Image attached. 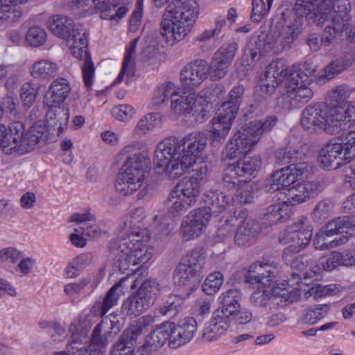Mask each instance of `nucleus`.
I'll return each instance as SVG.
<instances>
[{"label": "nucleus", "instance_id": "f257e3e1", "mask_svg": "<svg viewBox=\"0 0 355 355\" xmlns=\"http://www.w3.org/2000/svg\"><path fill=\"white\" fill-rule=\"evenodd\" d=\"M170 0H152L162 8ZM199 14L195 0H173L166 7L160 22V34L173 46L182 41L190 32Z\"/></svg>", "mask_w": 355, "mask_h": 355}, {"label": "nucleus", "instance_id": "f03ea898", "mask_svg": "<svg viewBox=\"0 0 355 355\" xmlns=\"http://www.w3.org/2000/svg\"><path fill=\"white\" fill-rule=\"evenodd\" d=\"M127 223L118 234L117 239L111 243V248L116 250L115 265L121 271L128 269L135 270L132 266L146 263L152 257V251L143 245L146 240L141 233L137 229L130 235Z\"/></svg>", "mask_w": 355, "mask_h": 355}, {"label": "nucleus", "instance_id": "7ed1b4c3", "mask_svg": "<svg viewBox=\"0 0 355 355\" xmlns=\"http://www.w3.org/2000/svg\"><path fill=\"white\" fill-rule=\"evenodd\" d=\"M277 122V117L272 115L262 120L250 121L237 131L227 143L223 150L225 159H234L248 154L260 140L261 136L270 131Z\"/></svg>", "mask_w": 355, "mask_h": 355}, {"label": "nucleus", "instance_id": "20e7f679", "mask_svg": "<svg viewBox=\"0 0 355 355\" xmlns=\"http://www.w3.org/2000/svg\"><path fill=\"white\" fill-rule=\"evenodd\" d=\"M205 263L206 255L202 249L188 252L174 270L175 286L188 295L195 291L202 278Z\"/></svg>", "mask_w": 355, "mask_h": 355}, {"label": "nucleus", "instance_id": "39448f33", "mask_svg": "<svg viewBox=\"0 0 355 355\" xmlns=\"http://www.w3.org/2000/svg\"><path fill=\"white\" fill-rule=\"evenodd\" d=\"M150 159L139 155L125 161L115 179V189L121 196L133 194L144 184L150 171Z\"/></svg>", "mask_w": 355, "mask_h": 355}, {"label": "nucleus", "instance_id": "423d86ee", "mask_svg": "<svg viewBox=\"0 0 355 355\" xmlns=\"http://www.w3.org/2000/svg\"><path fill=\"white\" fill-rule=\"evenodd\" d=\"M153 162L157 168H163L170 178H178L187 170L179 140L174 137L166 138L157 144Z\"/></svg>", "mask_w": 355, "mask_h": 355}, {"label": "nucleus", "instance_id": "0eeeda50", "mask_svg": "<svg viewBox=\"0 0 355 355\" xmlns=\"http://www.w3.org/2000/svg\"><path fill=\"white\" fill-rule=\"evenodd\" d=\"M321 0H296L294 7L296 16L282 28V33L279 37L283 49H289L291 47L294 40L301 32L304 17L318 25L317 19L320 18L318 6Z\"/></svg>", "mask_w": 355, "mask_h": 355}, {"label": "nucleus", "instance_id": "6e6552de", "mask_svg": "<svg viewBox=\"0 0 355 355\" xmlns=\"http://www.w3.org/2000/svg\"><path fill=\"white\" fill-rule=\"evenodd\" d=\"M200 184L195 180L182 178L169 193L166 206L169 213L176 216L193 206L200 195Z\"/></svg>", "mask_w": 355, "mask_h": 355}, {"label": "nucleus", "instance_id": "1a4fd4ad", "mask_svg": "<svg viewBox=\"0 0 355 355\" xmlns=\"http://www.w3.org/2000/svg\"><path fill=\"white\" fill-rule=\"evenodd\" d=\"M300 123L302 128L308 131H324L330 135H336V126L331 107L325 104H311L302 112Z\"/></svg>", "mask_w": 355, "mask_h": 355}, {"label": "nucleus", "instance_id": "9d476101", "mask_svg": "<svg viewBox=\"0 0 355 355\" xmlns=\"http://www.w3.org/2000/svg\"><path fill=\"white\" fill-rule=\"evenodd\" d=\"M158 286L155 280L148 279L142 282L139 289L124 300L123 311L131 317L141 315L153 305Z\"/></svg>", "mask_w": 355, "mask_h": 355}, {"label": "nucleus", "instance_id": "9b49d317", "mask_svg": "<svg viewBox=\"0 0 355 355\" xmlns=\"http://www.w3.org/2000/svg\"><path fill=\"white\" fill-rule=\"evenodd\" d=\"M309 169V165L302 162L276 171L268 179L265 189L270 193L280 191L281 193L285 195L286 189L293 185L300 178L306 175Z\"/></svg>", "mask_w": 355, "mask_h": 355}, {"label": "nucleus", "instance_id": "f8f14e48", "mask_svg": "<svg viewBox=\"0 0 355 355\" xmlns=\"http://www.w3.org/2000/svg\"><path fill=\"white\" fill-rule=\"evenodd\" d=\"M25 126L22 122L14 121L9 125L0 124V148L6 154L27 153L24 137Z\"/></svg>", "mask_w": 355, "mask_h": 355}, {"label": "nucleus", "instance_id": "ddd939ff", "mask_svg": "<svg viewBox=\"0 0 355 355\" xmlns=\"http://www.w3.org/2000/svg\"><path fill=\"white\" fill-rule=\"evenodd\" d=\"M171 108L176 114H191L198 123H202L209 117V111L197 101L193 94L187 95L176 90L171 100Z\"/></svg>", "mask_w": 355, "mask_h": 355}, {"label": "nucleus", "instance_id": "4468645a", "mask_svg": "<svg viewBox=\"0 0 355 355\" xmlns=\"http://www.w3.org/2000/svg\"><path fill=\"white\" fill-rule=\"evenodd\" d=\"M305 70L307 71L305 72L300 69L291 73L288 82L287 95L291 99L299 103H307L313 96V92L310 87L312 83L310 76L315 72V69Z\"/></svg>", "mask_w": 355, "mask_h": 355}, {"label": "nucleus", "instance_id": "2eb2a0df", "mask_svg": "<svg viewBox=\"0 0 355 355\" xmlns=\"http://www.w3.org/2000/svg\"><path fill=\"white\" fill-rule=\"evenodd\" d=\"M184 162L188 169L202 157L207 145V137L202 132H193L179 140Z\"/></svg>", "mask_w": 355, "mask_h": 355}, {"label": "nucleus", "instance_id": "dca6fc26", "mask_svg": "<svg viewBox=\"0 0 355 355\" xmlns=\"http://www.w3.org/2000/svg\"><path fill=\"white\" fill-rule=\"evenodd\" d=\"M209 210L198 208L188 214L181 225L182 236L186 241L198 238L202 234L210 219Z\"/></svg>", "mask_w": 355, "mask_h": 355}, {"label": "nucleus", "instance_id": "f3484780", "mask_svg": "<svg viewBox=\"0 0 355 355\" xmlns=\"http://www.w3.org/2000/svg\"><path fill=\"white\" fill-rule=\"evenodd\" d=\"M322 186L319 182L304 181L294 184L286 189L284 202L287 205L293 206L313 198L321 192Z\"/></svg>", "mask_w": 355, "mask_h": 355}, {"label": "nucleus", "instance_id": "a211bd4d", "mask_svg": "<svg viewBox=\"0 0 355 355\" xmlns=\"http://www.w3.org/2000/svg\"><path fill=\"white\" fill-rule=\"evenodd\" d=\"M209 73V65L205 60L199 59L190 62L180 72L182 86L188 89L198 87L207 78Z\"/></svg>", "mask_w": 355, "mask_h": 355}, {"label": "nucleus", "instance_id": "6ab92c4d", "mask_svg": "<svg viewBox=\"0 0 355 355\" xmlns=\"http://www.w3.org/2000/svg\"><path fill=\"white\" fill-rule=\"evenodd\" d=\"M236 232L234 235V242L239 246L249 245L255 239L261 230L257 221L248 217L246 210H241L236 214Z\"/></svg>", "mask_w": 355, "mask_h": 355}, {"label": "nucleus", "instance_id": "aec40b11", "mask_svg": "<svg viewBox=\"0 0 355 355\" xmlns=\"http://www.w3.org/2000/svg\"><path fill=\"white\" fill-rule=\"evenodd\" d=\"M71 86L64 78H55L49 85L44 97V103L49 107H59L69 97Z\"/></svg>", "mask_w": 355, "mask_h": 355}, {"label": "nucleus", "instance_id": "412c9836", "mask_svg": "<svg viewBox=\"0 0 355 355\" xmlns=\"http://www.w3.org/2000/svg\"><path fill=\"white\" fill-rule=\"evenodd\" d=\"M80 324L79 321L74 320L70 325L69 331L71 333V336L69 340L68 350L72 354L80 352L83 355H102L101 352L98 349L92 350L89 346L85 347V345L88 342V338L87 332L80 329Z\"/></svg>", "mask_w": 355, "mask_h": 355}, {"label": "nucleus", "instance_id": "4be33fe9", "mask_svg": "<svg viewBox=\"0 0 355 355\" xmlns=\"http://www.w3.org/2000/svg\"><path fill=\"white\" fill-rule=\"evenodd\" d=\"M230 318L223 311H215L211 320L204 327L202 336L209 342L214 341L222 336L230 327Z\"/></svg>", "mask_w": 355, "mask_h": 355}, {"label": "nucleus", "instance_id": "5701e85b", "mask_svg": "<svg viewBox=\"0 0 355 355\" xmlns=\"http://www.w3.org/2000/svg\"><path fill=\"white\" fill-rule=\"evenodd\" d=\"M197 331V322L193 318H184L175 326L173 323L172 347L176 348L189 343Z\"/></svg>", "mask_w": 355, "mask_h": 355}, {"label": "nucleus", "instance_id": "b1692460", "mask_svg": "<svg viewBox=\"0 0 355 355\" xmlns=\"http://www.w3.org/2000/svg\"><path fill=\"white\" fill-rule=\"evenodd\" d=\"M173 329V322L162 324L148 336L145 343L143 345L144 348L151 353L162 347L167 340L169 341V345L172 347Z\"/></svg>", "mask_w": 355, "mask_h": 355}, {"label": "nucleus", "instance_id": "393cba45", "mask_svg": "<svg viewBox=\"0 0 355 355\" xmlns=\"http://www.w3.org/2000/svg\"><path fill=\"white\" fill-rule=\"evenodd\" d=\"M319 161L324 168L336 169L346 161L344 149L340 143H329L320 150Z\"/></svg>", "mask_w": 355, "mask_h": 355}, {"label": "nucleus", "instance_id": "a878e982", "mask_svg": "<svg viewBox=\"0 0 355 355\" xmlns=\"http://www.w3.org/2000/svg\"><path fill=\"white\" fill-rule=\"evenodd\" d=\"M204 201L207 206L200 209H208L211 218L224 211L230 205L232 198L223 192L210 190L205 194Z\"/></svg>", "mask_w": 355, "mask_h": 355}, {"label": "nucleus", "instance_id": "bb28decb", "mask_svg": "<svg viewBox=\"0 0 355 355\" xmlns=\"http://www.w3.org/2000/svg\"><path fill=\"white\" fill-rule=\"evenodd\" d=\"M330 16L332 24L338 30H347L351 25V3L349 0H338L334 4Z\"/></svg>", "mask_w": 355, "mask_h": 355}, {"label": "nucleus", "instance_id": "cd10ccee", "mask_svg": "<svg viewBox=\"0 0 355 355\" xmlns=\"http://www.w3.org/2000/svg\"><path fill=\"white\" fill-rule=\"evenodd\" d=\"M28 0H0V26H10L21 17V10L16 5Z\"/></svg>", "mask_w": 355, "mask_h": 355}, {"label": "nucleus", "instance_id": "c85d7f7f", "mask_svg": "<svg viewBox=\"0 0 355 355\" xmlns=\"http://www.w3.org/2000/svg\"><path fill=\"white\" fill-rule=\"evenodd\" d=\"M59 73L58 65L47 59H40L33 62L30 67L31 76L35 79L49 81Z\"/></svg>", "mask_w": 355, "mask_h": 355}, {"label": "nucleus", "instance_id": "c756f323", "mask_svg": "<svg viewBox=\"0 0 355 355\" xmlns=\"http://www.w3.org/2000/svg\"><path fill=\"white\" fill-rule=\"evenodd\" d=\"M139 39L135 38L133 39L129 46L126 49V51L125 53L122 68L121 71L115 80L114 83L118 84L121 83L123 80L124 76L126 77V83L128 84L129 82L132 80V78L135 75V55L136 46Z\"/></svg>", "mask_w": 355, "mask_h": 355}, {"label": "nucleus", "instance_id": "7c9ffc66", "mask_svg": "<svg viewBox=\"0 0 355 355\" xmlns=\"http://www.w3.org/2000/svg\"><path fill=\"white\" fill-rule=\"evenodd\" d=\"M234 115L218 109L217 118L213 119L212 137L214 141H220L224 140L227 136L235 119Z\"/></svg>", "mask_w": 355, "mask_h": 355}, {"label": "nucleus", "instance_id": "2f4dec72", "mask_svg": "<svg viewBox=\"0 0 355 355\" xmlns=\"http://www.w3.org/2000/svg\"><path fill=\"white\" fill-rule=\"evenodd\" d=\"M332 114L336 126V135L345 130L349 122L355 121V103L343 106L331 107Z\"/></svg>", "mask_w": 355, "mask_h": 355}, {"label": "nucleus", "instance_id": "473e14b6", "mask_svg": "<svg viewBox=\"0 0 355 355\" xmlns=\"http://www.w3.org/2000/svg\"><path fill=\"white\" fill-rule=\"evenodd\" d=\"M46 24L54 35L62 39L69 37V32L76 26L71 18L62 15H53Z\"/></svg>", "mask_w": 355, "mask_h": 355}, {"label": "nucleus", "instance_id": "72a5a7b5", "mask_svg": "<svg viewBox=\"0 0 355 355\" xmlns=\"http://www.w3.org/2000/svg\"><path fill=\"white\" fill-rule=\"evenodd\" d=\"M141 334L130 324L121 334L119 340L113 346L111 355H121L128 350H132Z\"/></svg>", "mask_w": 355, "mask_h": 355}, {"label": "nucleus", "instance_id": "f704fd0d", "mask_svg": "<svg viewBox=\"0 0 355 355\" xmlns=\"http://www.w3.org/2000/svg\"><path fill=\"white\" fill-rule=\"evenodd\" d=\"M327 232L329 234L342 233L355 234V215L338 217L326 225Z\"/></svg>", "mask_w": 355, "mask_h": 355}, {"label": "nucleus", "instance_id": "c9c22d12", "mask_svg": "<svg viewBox=\"0 0 355 355\" xmlns=\"http://www.w3.org/2000/svg\"><path fill=\"white\" fill-rule=\"evenodd\" d=\"M241 293L238 289H230L222 293L218 297V301L221 304L216 311H223L229 318L234 314L238 309L240 308L239 300Z\"/></svg>", "mask_w": 355, "mask_h": 355}, {"label": "nucleus", "instance_id": "e433bc0d", "mask_svg": "<svg viewBox=\"0 0 355 355\" xmlns=\"http://www.w3.org/2000/svg\"><path fill=\"white\" fill-rule=\"evenodd\" d=\"M24 137L26 151L28 153L34 150L37 145L46 141L48 137L47 130L44 125L35 124L27 132H24Z\"/></svg>", "mask_w": 355, "mask_h": 355}, {"label": "nucleus", "instance_id": "4c0bfd02", "mask_svg": "<svg viewBox=\"0 0 355 355\" xmlns=\"http://www.w3.org/2000/svg\"><path fill=\"white\" fill-rule=\"evenodd\" d=\"M111 329V322L109 324L105 320H102L99 322L93 330L89 347L92 348V350L96 349L101 352V349L107 344V335L110 333Z\"/></svg>", "mask_w": 355, "mask_h": 355}, {"label": "nucleus", "instance_id": "58836bf2", "mask_svg": "<svg viewBox=\"0 0 355 355\" xmlns=\"http://www.w3.org/2000/svg\"><path fill=\"white\" fill-rule=\"evenodd\" d=\"M245 87L243 85L234 87L228 94V101L224 102L220 110L236 116L243 100Z\"/></svg>", "mask_w": 355, "mask_h": 355}, {"label": "nucleus", "instance_id": "ea45409f", "mask_svg": "<svg viewBox=\"0 0 355 355\" xmlns=\"http://www.w3.org/2000/svg\"><path fill=\"white\" fill-rule=\"evenodd\" d=\"M244 182L245 177L237 170L234 163L230 164L224 170L223 184L228 190L236 189Z\"/></svg>", "mask_w": 355, "mask_h": 355}, {"label": "nucleus", "instance_id": "a19ab883", "mask_svg": "<svg viewBox=\"0 0 355 355\" xmlns=\"http://www.w3.org/2000/svg\"><path fill=\"white\" fill-rule=\"evenodd\" d=\"M160 119L158 114L149 113L142 117L134 129L136 136L141 137L159 125Z\"/></svg>", "mask_w": 355, "mask_h": 355}, {"label": "nucleus", "instance_id": "79ce46f5", "mask_svg": "<svg viewBox=\"0 0 355 355\" xmlns=\"http://www.w3.org/2000/svg\"><path fill=\"white\" fill-rule=\"evenodd\" d=\"M239 171L245 177V179L250 180V177L254 175L261 166V159L259 155H254L244 160H238L234 162Z\"/></svg>", "mask_w": 355, "mask_h": 355}, {"label": "nucleus", "instance_id": "37998d69", "mask_svg": "<svg viewBox=\"0 0 355 355\" xmlns=\"http://www.w3.org/2000/svg\"><path fill=\"white\" fill-rule=\"evenodd\" d=\"M334 234H329L327 232L326 225L321 229L315 236L313 239V245L315 249L323 250L326 249H329L331 248H335L338 245L345 243L347 239L346 236L340 237L339 239H335L330 243H327L325 241L327 236H331Z\"/></svg>", "mask_w": 355, "mask_h": 355}, {"label": "nucleus", "instance_id": "c03bdc74", "mask_svg": "<svg viewBox=\"0 0 355 355\" xmlns=\"http://www.w3.org/2000/svg\"><path fill=\"white\" fill-rule=\"evenodd\" d=\"M183 300L178 295H171L164 303L157 310V313L168 318L175 316L182 308Z\"/></svg>", "mask_w": 355, "mask_h": 355}, {"label": "nucleus", "instance_id": "a18cd8bd", "mask_svg": "<svg viewBox=\"0 0 355 355\" xmlns=\"http://www.w3.org/2000/svg\"><path fill=\"white\" fill-rule=\"evenodd\" d=\"M145 217V211L143 207H136L132 209L127 218L119 225V230L124 227V223H127V229L130 230L129 234H132V232L137 230L143 234V231L139 228V224L142 222ZM120 231H119V232Z\"/></svg>", "mask_w": 355, "mask_h": 355}, {"label": "nucleus", "instance_id": "49530a36", "mask_svg": "<svg viewBox=\"0 0 355 355\" xmlns=\"http://www.w3.org/2000/svg\"><path fill=\"white\" fill-rule=\"evenodd\" d=\"M38 94V87L33 80L24 83L20 89V98L23 106L31 107L35 103Z\"/></svg>", "mask_w": 355, "mask_h": 355}, {"label": "nucleus", "instance_id": "de8ad7c7", "mask_svg": "<svg viewBox=\"0 0 355 355\" xmlns=\"http://www.w3.org/2000/svg\"><path fill=\"white\" fill-rule=\"evenodd\" d=\"M329 306L327 304H318L306 310L302 318L304 324H314L323 318L328 313Z\"/></svg>", "mask_w": 355, "mask_h": 355}, {"label": "nucleus", "instance_id": "09e8293b", "mask_svg": "<svg viewBox=\"0 0 355 355\" xmlns=\"http://www.w3.org/2000/svg\"><path fill=\"white\" fill-rule=\"evenodd\" d=\"M69 37H64L69 48L76 46L86 47L88 44V33L85 31L82 25L76 24L73 31L69 32Z\"/></svg>", "mask_w": 355, "mask_h": 355}, {"label": "nucleus", "instance_id": "8fccbe9b", "mask_svg": "<svg viewBox=\"0 0 355 355\" xmlns=\"http://www.w3.org/2000/svg\"><path fill=\"white\" fill-rule=\"evenodd\" d=\"M306 218H301L299 220L300 225L302 226L297 230H294L295 236V244L297 245L301 249L304 248L310 242L312 236L313 230L311 225H305Z\"/></svg>", "mask_w": 355, "mask_h": 355}, {"label": "nucleus", "instance_id": "3c124183", "mask_svg": "<svg viewBox=\"0 0 355 355\" xmlns=\"http://www.w3.org/2000/svg\"><path fill=\"white\" fill-rule=\"evenodd\" d=\"M177 90L176 86L171 82H165L159 85L155 90L153 100L155 104L161 105L166 100L172 98V96Z\"/></svg>", "mask_w": 355, "mask_h": 355}, {"label": "nucleus", "instance_id": "603ef678", "mask_svg": "<svg viewBox=\"0 0 355 355\" xmlns=\"http://www.w3.org/2000/svg\"><path fill=\"white\" fill-rule=\"evenodd\" d=\"M350 94L351 91L347 85L336 87L329 93V101L332 104L331 107L343 106Z\"/></svg>", "mask_w": 355, "mask_h": 355}, {"label": "nucleus", "instance_id": "864d4df0", "mask_svg": "<svg viewBox=\"0 0 355 355\" xmlns=\"http://www.w3.org/2000/svg\"><path fill=\"white\" fill-rule=\"evenodd\" d=\"M46 40V33L44 28L38 26L31 27L26 35V41L33 47L43 45Z\"/></svg>", "mask_w": 355, "mask_h": 355}, {"label": "nucleus", "instance_id": "5fc2aeb1", "mask_svg": "<svg viewBox=\"0 0 355 355\" xmlns=\"http://www.w3.org/2000/svg\"><path fill=\"white\" fill-rule=\"evenodd\" d=\"M90 282L91 280L89 278L85 277L80 279L77 282L67 284L64 286V292L71 301H74L83 292Z\"/></svg>", "mask_w": 355, "mask_h": 355}, {"label": "nucleus", "instance_id": "6e6d98bb", "mask_svg": "<svg viewBox=\"0 0 355 355\" xmlns=\"http://www.w3.org/2000/svg\"><path fill=\"white\" fill-rule=\"evenodd\" d=\"M223 283V275L220 272H214L209 275L202 284L203 291L208 295L216 293Z\"/></svg>", "mask_w": 355, "mask_h": 355}, {"label": "nucleus", "instance_id": "4d7b16f0", "mask_svg": "<svg viewBox=\"0 0 355 355\" xmlns=\"http://www.w3.org/2000/svg\"><path fill=\"white\" fill-rule=\"evenodd\" d=\"M282 30L279 32L275 42L271 41V39L268 37L266 44H264L263 51L252 49L251 58L254 60H259L261 56H264V53L267 52L272 51L274 53H278L279 51H286L287 49H283L280 44L279 37L282 35Z\"/></svg>", "mask_w": 355, "mask_h": 355}, {"label": "nucleus", "instance_id": "13d9d810", "mask_svg": "<svg viewBox=\"0 0 355 355\" xmlns=\"http://www.w3.org/2000/svg\"><path fill=\"white\" fill-rule=\"evenodd\" d=\"M280 83L282 81L279 79H277L275 76H271L265 73L259 82L260 95L263 97L271 96Z\"/></svg>", "mask_w": 355, "mask_h": 355}, {"label": "nucleus", "instance_id": "bf43d9fd", "mask_svg": "<svg viewBox=\"0 0 355 355\" xmlns=\"http://www.w3.org/2000/svg\"><path fill=\"white\" fill-rule=\"evenodd\" d=\"M236 190V200L241 204L250 203L254 197V187L250 180L245 179Z\"/></svg>", "mask_w": 355, "mask_h": 355}, {"label": "nucleus", "instance_id": "052dcab7", "mask_svg": "<svg viewBox=\"0 0 355 355\" xmlns=\"http://www.w3.org/2000/svg\"><path fill=\"white\" fill-rule=\"evenodd\" d=\"M341 141L345 160L350 162L355 158V130L341 135Z\"/></svg>", "mask_w": 355, "mask_h": 355}, {"label": "nucleus", "instance_id": "680f3d73", "mask_svg": "<svg viewBox=\"0 0 355 355\" xmlns=\"http://www.w3.org/2000/svg\"><path fill=\"white\" fill-rule=\"evenodd\" d=\"M237 49V44L235 42H232L219 48L214 53V58L230 64L234 58Z\"/></svg>", "mask_w": 355, "mask_h": 355}, {"label": "nucleus", "instance_id": "e2e57ef3", "mask_svg": "<svg viewBox=\"0 0 355 355\" xmlns=\"http://www.w3.org/2000/svg\"><path fill=\"white\" fill-rule=\"evenodd\" d=\"M300 152L292 146H286L278 150L275 155L276 162L279 164H286L291 162L297 161Z\"/></svg>", "mask_w": 355, "mask_h": 355}, {"label": "nucleus", "instance_id": "0e129e2a", "mask_svg": "<svg viewBox=\"0 0 355 355\" xmlns=\"http://www.w3.org/2000/svg\"><path fill=\"white\" fill-rule=\"evenodd\" d=\"M265 73L271 76H275L282 82L287 75V67L283 60L277 59L267 66Z\"/></svg>", "mask_w": 355, "mask_h": 355}, {"label": "nucleus", "instance_id": "69168bd1", "mask_svg": "<svg viewBox=\"0 0 355 355\" xmlns=\"http://www.w3.org/2000/svg\"><path fill=\"white\" fill-rule=\"evenodd\" d=\"M230 65L227 62L213 57L210 66H209L211 78L214 80H217L225 77Z\"/></svg>", "mask_w": 355, "mask_h": 355}, {"label": "nucleus", "instance_id": "338daca9", "mask_svg": "<svg viewBox=\"0 0 355 355\" xmlns=\"http://www.w3.org/2000/svg\"><path fill=\"white\" fill-rule=\"evenodd\" d=\"M332 209L333 204L330 200H321L315 207L312 212V217L315 220L326 219L330 216Z\"/></svg>", "mask_w": 355, "mask_h": 355}, {"label": "nucleus", "instance_id": "774afa93", "mask_svg": "<svg viewBox=\"0 0 355 355\" xmlns=\"http://www.w3.org/2000/svg\"><path fill=\"white\" fill-rule=\"evenodd\" d=\"M92 1H94V13L98 11L101 13V17L103 19L113 16L112 12L117 7L116 3H111L110 0Z\"/></svg>", "mask_w": 355, "mask_h": 355}]
</instances>
